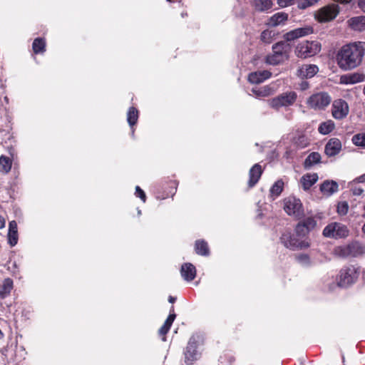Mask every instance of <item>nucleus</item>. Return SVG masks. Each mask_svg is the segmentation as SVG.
<instances>
[{
  "label": "nucleus",
  "mask_w": 365,
  "mask_h": 365,
  "mask_svg": "<svg viewBox=\"0 0 365 365\" xmlns=\"http://www.w3.org/2000/svg\"><path fill=\"white\" fill-rule=\"evenodd\" d=\"M356 180L359 182H364L365 181V174L359 177Z\"/></svg>",
  "instance_id": "obj_53"
},
{
  "label": "nucleus",
  "mask_w": 365,
  "mask_h": 365,
  "mask_svg": "<svg viewBox=\"0 0 365 365\" xmlns=\"http://www.w3.org/2000/svg\"><path fill=\"white\" fill-rule=\"evenodd\" d=\"M319 0H297V7L300 9H304L318 2Z\"/></svg>",
  "instance_id": "obj_39"
},
{
  "label": "nucleus",
  "mask_w": 365,
  "mask_h": 365,
  "mask_svg": "<svg viewBox=\"0 0 365 365\" xmlns=\"http://www.w3.org/2000/svg\"><path fill=\"white\" fill-rule=\"evenodd\" d=\"M363 93H364V95L365 96V85H364V88H363Z\"/></svg>",
  "instance_id": "obj_56"
},
{
  "label": "nucleus",
  "mask_w": 365,
  "mask_h": 365,
  "mask_svg": "<svg viewBox=\"0 0 365 365\" xmlns=\"http://www.w3.org/2000/svg\"><path fill=\"white\" fill-rule=\"evenodd\" d=\"M321 191L327 195H331L338 190V184L334 181L327 180L320 187Z\"/></svg>",
  "instance_id": "obj_25"
},
{
  "label": "nucleus",
  "mask_w": 365,
  "mask_h": 365,
  "mask_svg": "<svg viewBox=\"0 0 365 365\" xmlns=\"http://www.w3.org/2000/svg\"><path fill=\"white\" fill-rule=\"evenodd\" d=\"M284 182L282 180H277L270 188V195L274 199L277 197L283 190Z\"/></svg>",
  "instance_id": "obj_33"
},
{
  "label": "nucleus",
  "mask_w": 365,
  "mask_h": 365,
  "mask_svg": "<svg viewBox=\"0 0 365 365\" xmlns=\"http://www.w3.org/2000/svg\"><path fill=\"white\" fill-rule=\"evenodd\" d=\"M138 118V111L134 107H130L127 113V120L130 126L134 125Z\"/></svg>",
  "instance_id": "obj_31"
},
{
  "label": "nucleus",
  "mask_w": 365,
  "mask_h": 365,
  "mask_svg": "<svg viewBox=\"0 0 365 365\" xmlns=\"http://www.w3.org/2000/svg\"><path fill=\"white\" fill-rule=\"evenodd\" d=\"M319 71L318 67L313 64H304L299 68L297 70V76L302 78H312Z\"/></svg>",
  "instance_id": "obj_16"
},
{
  "label": "nucleus",
  "mask_w": 365,
  "mask_h": 365,
  "mask_svg": "<svg viewBox=\"0 0 365 365\" xmlns=\"http://www.w3.org/2000/svg\"><path fill=\"white\" fill-rule=\"evenodd\" d=\"M309 88V83L307 82V81H302L301 83H300V88L302 90H306Z\"/></svg>",
  "instance_id": "obj_51"
},
{
  "label": "nucleus",
  "mask_w": 365,
  "mask_h": 365,
  "mask_svg": "<svg viewBox=\"0 0 365 365\" xmlns=\"http://www.w3.org/2000/svg\"><path fill=\"white\" fill-rule=\"evenodd\" d=\"M180 273L185 280L190 282L196 276L195 267L191 263H185L181 267Z\"/></svg>",
  "instance_id": "obj_18"
},
{
  "label": "nucleus",
  "mask_w": 365,
  "mask_h": 365,
  "mask_svg": "<svg viewBox=\"0 0 365 365\" xmlns=\"http://www.w3.org/2000/svg\"><path fill=\"white\" fill-rule=\"evenodd\" d=\"M284 209L289 215L296 217H300L303 215L301 201L294 197H289L284 200Z\"/></svg>",
  "instance_id": "obj_11"
},
{
  "label": "nucleus",
  "mask_w": 365,
  "mask_h": 365,
  "mask_svg": "<svg viewBox=\"0 0 365 365\" xmlns=\"http://www.w3.org/2000/svg\"><path fill=\"white\" fill-rule=\"evenodd\" d=\"M348 103L341 99L336 100L332 104V115L335 119L341 120L349 113Z\"/></svg>",
  "instance_id": "obj_13"
},
{
  "label": "nucleus",
  "mask_w": 365,
  "mask_h": 365,
  "mask_svg": "<svg viewBox=\"0 0 365 365\" xmlns=\"http://www.w3.org/2000/svg\"><path fill=\"white\" fill-rule=\"evenodd\" d=\"M280 241L282 244L291 250H299L307 249L310 246L307 239H301L295 233L285 231L282 233Z\"/></svg>",
  "instance_id": "obj_3"
},
{
  "label": "nucleus",
  "mask_w": 365,
  "mask_h": 365,
  "mask_svg": "<svg viewBox=\"0 0 365 365\" xmlns=\"http://www.w3.org/2000/svg\"><path fill=\"white\" fill-rule=\"evenodd\" d=\"M334 255L341 258L358 257L365 254V244L359 241L338 246L334 249Z\"/></svg>",
  "instance_id": "obj_2"
},
{
  "label": "nucleus",
  "mask_w": 365,
  "mask_h": 365,
  "mask_svg": "<svg viewBox=\"0 0 365 365\" xmlns=\"http://www.w3.org/2000/svg\"><path fill=\"white\" fill-rule=\"evenodd\" d=\"M9 232H18L17 231V224L16 221L13 220L9 222Z\"/></svg>",
  "instance_id": "obj_48"
},
{
  "label": "nucleus",
  "mask_w": 365,
  "mask_h": 365,
  "mask_svg": "<svg viewBox=\"0 0 365 365\" xmlns=\"http://www.w3.org/2000/svg\"><path fill=\"white\" fill-rule=\"evenodd\" d=\"M262 174V169L259 164L254 165L249 172L248 187H253L259 181Z\"/></svg>",
  "instance_id": "obj_15"
},
{
  "label": "nucleus",
  "mask_w": 365,
  "mask_h": 365,
  "mask_svg": "<svg viewBox=\"0 0 365 365\" xmlns=\"http://www.w3.org/2000/svg\"><path fill=\"white\" fill-rule=\"evenodd\" d=\"M289 46L284 41L278 42L272 46V54L267 56L265 62L270 65H277L288 58Z\"/></svg>",
  "instance_id": "obj_4"
},
{
  "label": "nucleus",
  "mask_w": 365,
  "mask_h": 365,
  "mask_svg": "<svg viewBox=\"0 0 365 365\" xmlns=\"http://www.w3.org/2000/svg\"><path fill=\"white\" fill-rule=\"evenodd\" d=\"M348 23L349 26L355 31L365 30V16H364L352 17L348 21Z\"/></svg>",
  "instance_id": "obj_22"
},
{
  "label": "nucleus",
  "mask_w": 365,
  "mask_h": 365,
  "mask_svg": "<svg viewBox=\"0 0 365 365\" xmlns=\"http://www.w3.org/2000/svg\"><path fill=\"white\" fill-rule=\"evenodd\" d=\"M318 175L317 173H307L301 178V183L304 190H309L317 180Z\"/></svg>",
  "instance_id": "obj_23"
},
{
  "label": "nucleus",
  "mask_w": 365,
  "mask_h": 365,
  "mask_svg": "<svg viewBox=\"0 0 365 365\" xmlns=\"http://www.w3.org/2000/svg\"><path fill=\"white\" fill-rule=\"evenodd\" d=\"M12 165V160L10 158L1 155L0 156V172L3 173H8L11 169Z\"/></svg>",
  "instance_id": "obj_28"
},
{
  "label": "nucleus",
  "mask_w": 365,
  "mask_h": 365,
  "mask_svg": "<svg viewBox=\"0 0 365 365\" xmlns=\"http://www.w3.org/2000/svg\"><path fill=\"white\" fill-rule=\"evenodd\" d=\"M272 36V31L265 30L261 34V40L266 43H269L271 42Z\"/></svg>",
  "instance_id": "obj_43"
},
{
  "label": "nucleus",
  "mask_w": 365,
  "mask_h": 365,
  "mask_svg": "<svg viewBox=\"0 0 365 365\" xmlns=\"http://www.w3.org/2000/svg\"><path fill=\"white\" fill-rule=\"evenodd\" d=\"M321 160V155L319 153L313 152L310 153L304 161V167L309 168L312 165L319 163Z\"/></svg>",
  "instance_id": "obj_29"
},
{
  "label": "nucleus",
  "mask_w": 365,
  "mask_h": 365,
  "mask_svg": "<svg viewBox=\"0 0 365 365\" xmlns=\"http://www.w3.org/2000/svg\"><path fill=\"white\" fill-rule=\"evenodd\" d=\"M295 258L297 262L303 267H309L313 264L309 256L307 254L297 255Z\"/></svg>",
  "instance_id": "obj_34"
},
{
  "label": "nucleus",
  "mask_w": 365,
  "mask_h": 365,
  "mask_svg": "<svg viewBox=\"0 0 365 365\" xmlns=\"http://www.w3.org/2000/svg\"><path fill=\"white\" fill-rule=\"evenodd\" d=\"M297 4V0H277V4L282 7H287Z\"/></svg>",
  "instance_id": "obj_44"
},
{
  "label": "nucleus",
  "mask_w": 365,
  "mask_h": 365,
  "mask_svg": "<svg viewBox=\"0 0 365 365\" xmlns=\"http://www.w3.org/2000/svg\"><path fill=\"white\" fill-rule=\"evenodd\" d=\"M13 280L10 278H6L0 286V299H3L8 297L13 289Z\"/></svg>",
  "instance_id": "obj_24"
},
{
  "label": "nucleus",
  "mask_w": 365,
  "mask_h": 365,
  "mask_svg": "<svg viewBox=\"0 0 365 365\" xmlns=\"http://www.w3.org/2000/svg\"><path fill=\"white\" fill-rule=\"evenodd\" d=\"M200 340L199 334H193L190 338L187 345L184 351L185 363L187 365L192 364L200 359V353L197 350V346Z\"/></svg>",
  "instance_id": "obj_6"
},
{
  "label": "nucleus",
  "mask_w": 365,
  "mask_h": 365,
  "mask_svg": "<svg viewBox=\"0 0 365 365\" xmlns=\"http://www.w3.org/2000/svg\"><path fill=\"white\" fill-rule=\"evenodd\" d=\"M9 243L14 247L18 242V232H9L8 233Z\"/></svg>",
  "instance_id": "obj_42"
},
{
  "label": "nucleus",
  "mask_w": 365,
  "mask_h": 365,
  "mask_svg": "<svg viewBox=\"0 0 365 365\" xmlns=\"http://www.w3.org/2000/svg\"><path fill=\"white\" fill-rule=\"evenodd\" d=\"M309 232L308 229L299 222L295 228V235L301 239H307L306 237L307 234Z\"/></svg>",
  "instance_id": "obj_36"
},
{
  "label": "nucleus",
  "mask_w": 365,
  "mask_h": 365,
  "mask_svg": "<svg viewBox=\"0 0 365 365\" xmlns=\"http://www.w3.org/2000/svg\"><path fill=\"white\" fill-rule=\"evenodd\" d=\"M297 95L294 91L283 93L272 99L267 101L268 105L275 110L282 107H288L294 103Z\"/></svg>",
  "instance_id": "obj_9"
},
{
  "label": "nucleus",
  "mask_w": 365,
  "mask_h": 365,
  "mask_svg": "<svg viewBox=\"0 0 365 365\" xmlns=\"http://www.w3.org/2000/svg\"><path fill=\"white\" fill-rule=\"evenodd\" d=\"M46 43L43 38H37L33 42V50L35 53L43 52L45 51Z\"/></svg>",
  "instance_id": "obj_35"
},
{
  "label": "nucleus",
  "mask_w": 365,
  "mask_h": 365,
  "mask_svg": "<svg viewBox=\"0 0 365 365\" xmlns=\"http://www.w3.org/2000/svg\"><path fill=\"white\" fill-rule=\"evenodd\" d=\"M284 38L287 41H294V40L298 38V36H297L294 30H292V31H290L286 33L284 35Z\"/></svg>",
  "instance_id": "obj_46"
},
{
  "label": "nucleus",
  "mask_w": 365,
  "mask_h": 365,
  "mask_svg": "<svg viewBox=\"0 0 365 365\" xmlns=\"http://www.w3.org/2000/svg\"><path fill=\"white\" fill-rule=\"evenodd\" d=\"M284 38L287 41H294V40L298 38V36H297L294 30H292V31H290L286 33L284 35Z\"/></svg>",
  "instance_id": "obj_45"
},
{
  "label": "nucleus",
  "mask_w": 365,
  "mask_h": 365,
  "mask_svg": "<svg viewBox=\"0 0 365 365\" xmlns=\"http://www.w3.org/2000/svg\"><path fill=\"white\" fill-rule=\"evenodd\" d=\"M349 210V205L346 202H340L337 205V213L339 215L344 216L347 214Z\"/></svg>",
  "instance_id": "obj_40"
},
{
  "label": "nucleus",
  "mask_w": 365,
  "mask_h": 365,
  "mask_svg": "<svg viewBox=\"0 0 365 365\" xmlns=\"http://www.w3.org/2000/svg\"><path fill=\"white\" fill-rule=\"evenodd\" d=\"M303 225H304L308 230H311L315 227L317 225L316 220L312 217H309L306 218L303 222H301Z\"/></svg>",
  "instance_id": "obj_41"
},
{
  "label": "nucleus",
  "mask_w": 365,
  "mask_h": 365,
  "mask_svg": "<svg viewBox=\"0 0 365 365\" xmlns=\"http://www.w3.org/2000/svg\"><path fill=\"white\" fill-rule=\"evenodd\" d=\"M364 53V42L346 44L342 46L337 53L338 65L344 71L354 69L361 63Z\"/></svg>",
  "instance_id": "obj_1"
},
{
  "label": "nucleus",
  "mask_w": 365,
  "mask_h": 365,
  "mask_svg": "<svg viewBox=\"0 0 365 365\" xmlns=\"http://www.w3.org/2000/svg\"><path fill=\"white\" fill-rule=\"evenodd\" d=\"M339 13V7L336 4H329L320 9L315 14L319 22H327L334 19Z\"/></svg>",
  "instance_id": "obj_10"
},
{
  "label": "nucleus",
  "mask_w": 365,
  "mask_h": 365,
  "mask_svg": "<svg viewBox=\"0 0 365 365\" xmlns=\"http://www.w3.org/2000/svg\"><path fill=\"white\" fill-rule=\"evenodd\" d=\"M289 15L285 12H277L270 16L267 22V25L269 27H277L284 26L288 21Z\"/></svg>",
  "instance_id": "obj_14"
},
{
  "label": "nucleus",
  "mask_w": 365,
  "mask_h": 365,
  "mask_svg": "<svg viewBox=\"0 0 365 365\" xmlns=\"http://www.w3.org/2000/svg\"><path fill=\"white\" fill-rule=\"evenodd\" d=\"M365 79V76L362 73H354L344 75L341 76V82L346 84H354L359 82L364 81Z\"/></svg>",
  "instance_id": "obj_21"
},
{
  "label": "nucleus",
  "mask_w": 365,
  "mask_h": 365,
  "mask_svg": "<svg viewBox=\"0 0 365 365\" xmlns=\"http://www.w3.org/2000/svg\"><path fill=\"white\" fill-rule=\"evenodd\" d=\"M341 149V143L338 138H331L325 146V153L331 157L337 155Z\"/></svg>",
  "instance_id": "obj_17"
},
{
  "label": "nucleus",
  "mask_w": 365,
  "mask_h": 365,
  "mask_svg": "<svg viewBox=\"0 0 365 365\" xmlns=\"http://www.w3.org/2000/svg\"><path fill=\"white\" fill-rule=\"evenodd\" d=\"M168 301L170 302V303H173L175 301V298L173 297H170L169 299H168Z\"/></svg>",
  "instance_id": "obj_54"
},
{
  "label": "nucleus",
  "mask_w": 365,
  "mask_h": 365,
  "mask_svg": "<svg viewBox=\"0 0 365 365\" xmlns=\"http://www.w3.org/2000/svg\"><path fill=\"white\" fill-rule=\"evenodd\" d=\"M271 76V73L268 71H259L252 72L248 76V81L252 83H260Z\"/></svg>",
  "instance_id": "obj_19"
},
{
  "label": "nucleus",
  "mask_w": 365,
  "mask_h": 365,
  "mask_svg": "<svg viewBox=\"0 0 365 365\" xmlns=\"http://www.w3.org/2000/svg\"><path fill=\"white\" fill-rule=\"evenodd\" d=\"M294 30L298 38L303 37L313 33V29L309 26L304 28H298Z\"/></svg>",
  "instance_id": "obj_38"
},
{
  "label": "nucleus",
  "mask_w": 365,
  "mask_h": 365,
  "mask_svg": "<svg viewBox=\"0 0 365 365\" xmlns=\"http://www.w3.org/2000/svg\"><path fill=\"white\" fill-rule=\"evenodd\" d=\"M324 237L335 240L344 239L349 235V230L346 225L333 222L328 224L323 230Z\"/></svg>",
  "instance_id": "obj_5"
},
{
  "label": "nucleus",
  "mask_w": 365,
  "mask_h": 365,
  "mask_svg": "<svg viewBox=\"0 0 365 365\" xmlns=\"http://www.w3.org/2000/svg\"><path fill=\"white\" fill-rule=\"evenodd\" d=\"M195 251L197 255L207 256L209 255L207 243L204 240H197L195 242Z\"/></svg>",
  "instance_id": "obj_30"
},
{
  "label": "nucleus",
  "mask_w": 365,
  "mask_h": 365,
  "mask_svg": "<svg viewBox=\"0 0 365 365\" xmlns=\"http://www.w3.org/2000/svg\"><path fill=\"white\" fill-rule=\"evenodd\" d=\"M361 231L365 235V223L363 225V226L361 227Z\"/></svg>",
  "instance_id": "obj_55"
},
{
  "label": "nucleus",
  "mask_w": 365,
  "mask_h": 365,
  "mask_svg": "<svg viewBox=\"0 0 365 365\" xmlns=\"http://www.w3.org/2000/svg\"><path fill=\"white\" fill-rule=\"evenodd\" d=\"M364 211H365V203H364Z\"/></svg>",
  "instance_id": "obj_57"
},
{
  "label": "nucleus",
  "mask_w": 365,
  "mask_h": 365,
  "mask_svg": "<svg viewBox=\"0 0 365 365\" xmlns=\"http://www.w3.org/2000/svg\"><path fill=\"white\" fill-rule=\"evenodd\" d=\"M334 128V123L331 120H327L320 124L318 130L323 135H327L331 133Z\"/></svg>",
  "instance_id": "obj_32"
},
{
  "label": "nucleus",
  "mask_w": 365,
  "mask_h": 365,
  "mask_svg": "<svg viewBox=\"0 0 365 365\" xmlns=\"http://www.w3.org/2000/svg\"><path fill=\"white\" fill-rule=\"evenodd\" d=\"M5 226V220L4 217H0V228H3Z\"/></svg>",
  "instance_id": "obj_52"
},
{
  "label": "nucleus",
  "mask_w": 365,
  "mask_h": 365,
  "mask_svg": "<svg viewBox=\"0 0 365 365\" xmlns=\"http://www.w3.org/2000/svg\"><path fill=\"white\" fill-rule=\"evenodd\" d=\"M364 192V189L361 187H356L353 188L352 192L354 195H361Z\"/></svg>",
  "instance_id": "obj_49"
},
{
  "label": "nucleus",
  "mask_w": 365,
  "mask_h": 365,
  "mask_svg": "<svg viewBox=\"0 0 365 365\" xmlns=\"http://www.w3.org/2000/svg\"><path fill=\"white\" fill-rule=\"evenodd\" d=\"M321 51V43L317 41H305L299 43L295 53L299 58H306L313 56Z\"/></svg>",
  "instance_id": "obj_8"
},
{
  "label": "nucleus",
  "mask_w": 365,
  "mask_h": 365,
  "mask_svg": "<svg viewBox=\"0 0 365 365\" xmlns=\"http://www.w3.org/2000/svg\"><path fill=\"white\" fill-rule=\"evenodd\" d=\"M352 143L356 146L365 148V133L354 135L352 137Z\"/></svg>",
  "instance_id": "obj_37"
},
{
  "label": "nucleus",
  "mask_w": 365,
  "mask_h": 365,
  "mask_svg": "<svg viewBox=\"0 0 365 365\" xmlns=\"http://www.w3.org/2000/svg\"><path fill=\"white\" fill-rule=\"evenodd\" d=\"M252 5L256 11L264 12L270 9L273 3L272 0H253Z\"/></svg>",
  "instance_id": "obj_26"
},
{
  "label": "nucleus",
  "mask_w": 365,
  "mask_h": 365,
  "mask_svg": "<svg viewBox=\"0 0 365 365\" xmlns=\"http://www.w3.org/2000/svg\"><path fill=\"white\" fill-rule=\"evenodd\" d=\"M331 102V97L327 93H318L309 97L307 104L314 109H322L327 106Z\"/></svg>",
  "instance_id": "obj_12"
},
{
  "label": "nucleus",
  "mask_w": 365,
  "mask_h": 365,
  "mask_svg": "<svg viewBox=\"0 0 365 365\" xmlns=\"http://www.w3.org/2000/svg\"><path fill=\"white\" fill-rule=\"evenodd\" d=\"M135 195L140 197L143 202H145L146 196L144 191L139 187H135Z\"/></svg>",
  "instance_id": "obj_47"
},
{
  "label": "nucleus",
  "mask_w": 365,
  "mask_h": 365,
  "mask_svg": "<svg viewBox=\"0 0 365 365\" xmlns=\"http://www.w3.org/2000/svg\"><path fill=\"white\" fill-rule=\"evenodd\" d=\"M252 92L256 97H267L273 93V90L268 86L262 87H255Z\"/></svg>",
  "instance_id": "obj_27"
},
{
  "label": "nucleus",
  "mask_w": 365,
  "mask_h": 365,
  "mask_svg": "<svg viewBox=\"0 0 365 365\" xmlns=\"http://www.w3.org/2000/svg\"><path fill=\"white\" fill-rule=\"evenodd\" d=\"M359 277V269L354 265L343 267L337 278V286L346 287L354 284Z\"/></svg>",
  "instance_id": "obj_7"
},
{
  "label": "nucleus",
  "mask_w": 365,
  "mask_h": 365,
  "mask_svg": "<svg viewBox=\"0 0 365 365\" xmlns=\"http://www.w3.org/2000/svg\"><path fill=\"white\" fill-rule=\"evenodd\" d=\"M172 312H173V307H172L170 313L167 319L165 320L163 325L160 327V329L158 331L159 335L163 336L162 340L164 341H166V338L165 336L170 330V327L176 317V315L174 313H172Z\"/></svg>",
  "instance_id": "obj_20"
},
{
  "label": "nucleus",
  "mask_w": 365,
  "mask_h": 365,
  "mask_svg": "<svg viewBox=\"0 0 365 365\" xmlns=\"http://www.w3.org/2000/svg\"><path fill=\"white\" fill-rule=\"evenodd\" d=\"M358 6L365 12V0H359L358 1Z\"/></svg>",
  "instance_id": "obj_50"
}]
</instances>
